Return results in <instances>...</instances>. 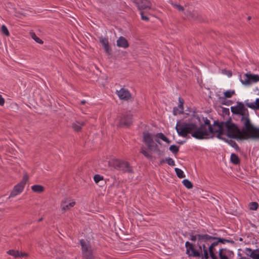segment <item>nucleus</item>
<instances>
[{"mask_svg": "<svg viewBox=\"0 0 259 259\" xmlns=\"http://www.w3.org/2000/svg\"><path fill=\"white\" fill-rule=\"evenodd\" d=\"M228 137L236 140H259V127H255L248 119L240 120L241 128L233 122L231 119L226 121L220 122Z\"/></svg>", "mask_w": 259, "mask_h": 259, "instance_id": "nucleus-1", "label": "nucleus"}, {"mask_svg": "<svg viewBox=\"0 0 259 259\" xmlns=\"http://www.w3.org/2000/svg\"><path fill=\"white\" fill-rule=\"evenodd\" d=\"M192 120L194 122L186 123L178 122L176 126V130L180 136L186 137L188 134L197 139H203L212 133L213 127L210 123V121L207 118L204 120V123L198 126L200 123V118L196 115H193Z\"/></svg>", "mask_w": 259, "mask_h": 259, "instance_id": "nucleus-2", "label": "nucleus"}, {"mask_svg": "<svg viewBox=\"0 0 259 259\" xmlns=\"http://www.w3.org/2000/svg\"><path fill=\"white\" fill-rule=\"evenodd\" d=\"M143 141L145 143L147 148L142 146L140 152L147 159L149 160L153 159L152 153L153 152L157 153L159 156L162 155V152L159 149L157 144L154 142L152 136L149 133H143Z\"/></svg>", "mask_w": 259, "mask_h": 259, "instance_id": "nucleus-3", "label": "nucleus"}, {"mask_svg": "<svg viewBox=\"0 0 259 259\" xmlns=\"http://www.w3.org/2000/svg\"><path fill=\"white\" fill-rule=\"evenodd\" d=\"M231 111L234 114L241 116L240 120L243 119H248L250 122H252L249 118L248 110L244 106L243 103L237 102L236 105L231 107Z\"/></svg>", "mask_w": 259, "mask_h": 259, "instance_id": "nucleus-4", "label": "nucleus"}, {"mask_svg": "<svg viewBox=\"0 0 259 259\" xmlns=\"http://www.w3.org/2000/svg\"><path fill=\"white\" fill-rule=\"evenodd\" d=\"M197 246L199 247V250H196L195 249V245L190 243L188 241H187L185 243V247H186V253L188 254L189 256L193 257H199L200 256V252L202 251H204V250H207L205 247V244L200 242L197 243Z\"/></svg>", "mask_w": 259, "mask_h": 259, "instance_id": "nucleus-5", "label": "nucleus"}, {"mask_svg": "<svg viewBox=\"0 0 259 259\" xmlns=\"http://www.w3.org/2000/svg\"><path fill=\"white\" fill-rule=\"evenodd\" d=\"M28 178L29 177L27 174H26L23 176L21 182L13 188L9 196V198L15 197L22 192L26 182L28 180Z\"/></svg>", "mask_w": 259, "mask_h": 259, "instance_id": "nucleus-6", "label": "nucleus"}, {"mask_svg": "<svg viewBox=\"0 0 259 259\" xmlns=\"http://www.w3.org/2000/svg\"><path fill=\"white\" fill-rule=\"evenodd\" d=\"M80 244L82 248V253L83 259H95L93 254L91 246L88 242L80 240Z\"/></svg>", "mask_w": 259, "mask_h": 259, "instance_id": "nucleus-7", "label": "nucleus"}, {"mask_svg": "<svg viewBox=\"0 0 259 259\" xmlns=\"http://www.w3.org/2000/svg\"><path fill=\"white\" fill-rule=\"evenodd\" d=\"M240 81L244 85H250L253 83H255L259 81V75L257 74L246 73L242 77H241Z\"/></svg>", "mask_w": 259, "mask_h": 259, "instance_id": "nucleus-8", "label": "nucleus"}, {"mask_svg": "<svg viewBox=\"0 0 259 259\" xmlns=\"http://www.w3.org/2000/svg\"><path fill=\"white\" fill-rule=\"evenodd\" d=\"M132 115L130 112L122 114L120 117L118 126L119 127H129L132 123Z\"/></svg>", "mask_w": 259, "mask_h": 259, "instance_id": "nucleus-9", "label": "nucleus"}, {"mask_svg": "<svg viewBox=\"0 0 259 259\" xmlns=\"http://www.w3.org/2000/svg\"><path fill=\"white\" fill-rule=\"evenodd\" d=\"M139 10L150 9L152 4L148 0H133Z\"/></svg>", "mask_w": 259, "mask_h": 259, "instance_id": "nucleus-10", "label": "nucleus"}, {"mask_svg": "<svg viewBox=\"0 0 259 259\" xmlns=\"http://www.w3.org/2000/svg\"><path fill=\"white\" fill-rule=\"evenodd\" d=\"M211 236L207 234H196L195 235H190V240L195 241L197 239L198 242L202 243V241H208L211 240Z\"/></svg>", "mask_w": 259, "mask_h": 259, "instance_id": "nucleus-11", "label": "nucleus"}, {"mask_svg": "<svg viewBox=\"0 0 259 259\" xmlns=\"http://www.w3.org/2000/svg\"><path fill=\"white\" fill-rule=\"evenodd\" d=\"M214 125H215V126L216 125H217L218 127V130H213L212 132L211 133L212 134V133H217V137L218 139L225 140V141L227 142V140L225 138H223L222 137V136L223 135H224V132H225V131L224 130L223 126H222L221 122L218 121H214Z\"/></svg>", "mask_w": 259, "mask_h": 259, "instance_id": "nucleus-12", "label": "nucleus"}, {"mask_svg": "<svg viewBox=\"0 0 259 259\" xmlns=\"http://www.w3.org/2000/svg\"><path fill=\"white\" fill-rule=\"evenodd\" d=\"M117 94L120 99L125 101H127L132 98L130 92L125 89H121L119 91H117Z\"/></svg>", "mask_w": 259, "mask_h": 259, "instance_id": "nucleus-13", "label": "nucleus"}, {"mask_svg": "<svg viewBox=\"0 0 259 259\" xmlns=\"http://www.w3.org/2000/svg\"><path fill=\"white\" fill-rule=\"evenodd\" d=\"M75 204L74 201L70 202L69 198H66L62 200L61 202V209L64 211L69 209L71 207H73Z\"/></svg>", "mask_w": 259, "mask_h": 259, "instance_id": "nucleus-14", "label": "nucleus"}, {"mask_svg": "<svg viewBox=\"0 0 259 259\" xmlns=\"http://www.w3.org/2000/svg\"><path fill=\"white\" fill-rule=\"evenodd\" d=\"M179 104L178 107H175L173 109V113L175 115L180 114L183 113L184 108L183 105L184 101L181 97L179 98Z\"/></svg>", "mask_w": 259, "mask_h": 259, "instance_id": "nucleus-15", "label": "nucleus"}, {"mask_svg": "<svg viewBox=\"0 0 259 259\" xmlns=\"http://www.w3.org/2000/svg\"><path fill=\"white\" fill-rule=\"evenodd\" d=\"M117 46L119 48L126 49L129 47L127 40L123 36H120L116 41Z\"/></svg>", "mask_w": 259, "mask_h": 259, "instance_id": "nucleus-16", "label": "nucleus"}, {"mask_svg": "<svg viewBox=\"0 0 259 259\" xmlns=\"http://www.w3.org/2000/svg\"><path fill=\"white\" fill-rule=\"evenodd\" d=\"M123 161L118 159H112L108 162L109 165L116 169H119Z\"/></svg>", "mask_w": 259, "mask_h": 259, "instance_id": "nucleus-17", "label": "nucleus"}, {"mask_svg": "<svg viewBox=\"0 0 259 259\" xmlns=\"http://www.w3.org/2000/svg\"><path fill=\"white\" fill-rule=\"evenodd\" d=\"M244 252L246 255L251 257L252 259H259V254H255V250H252L250 248H246Z\"/></svg>", "mask_w": 259, "mask_h": 259, "instance_id": "nucleus-18", "label": "nucleus"}, {"mask_svg": "<svg viewBox=\"0 0 259 259\" xmlns=\"http://www.w3.org/2000/svg\"><path fill=\"white\" fill-rule=\"evenodd\" d=\"M84 124V122H79L78 121H75L72 123V127L74 131L78 132L81 130L82 126H83Z\"/></svg>", "mask_w": 259, "mask_h": 259, "instance_id": "nucleus-19", "label": "nucleus"}, {"mask_svg": "<svg viewBox=\"0 0 259 259\" xmlns=\"http://www.w3.org/2000/svg\"><path fill=\"white\" fill-rule=\"evenodd\" d=\"M245 105L249 108L253 110H259V98L256 99L255 102L249 103L245 101Z\"/></svg>", "mask_w": 259, "mask_h": 259, "instance_id": "nucleus-20", "label": "nucleus"}, {"mask_svg": "<svg viewBox=\"0 0 259 259\" xmlns=\"http://www.w3.org/2000/svg\"><path fill=\"white\" fill-rule=\"evenodd\" d=\"M119 170H122L124 172H128L129 173H132V168L130 166L129 164L127 162L123 161L121 166V168Z\"/></svg>", "mask_w": 259, "mask_h": 259, "instance_id": "nucleus-21", "label": "nucleus"}, {"mask_svg": "<svg viewBox=\"0 0 259 259\" xmlns=\"http://www.w3.org/2000/svg\"><path fill=\"white\" fill-rule=\"evenodd\" d=\"M31 189L34 192L41 193L44 191V187L41 185H35L31 187Z\"/></svg>", "mask_w": 259, "mask_h": 259, "instance_id": "nucleus-22", "label": "nucleus"}, {"mask_svg": "<svg viewBox=\"0 0 259 259\" xmlns=\"http://www.w3.org/2000/svg\"><path fill=\"white\" fill-rule=\"evenodd\" d=\"M211 238H211V240H219V243H222L223 244H224L226 242L230 243L231 244L234 243V241L233 240H228V239H224V238H218V237H212V236H211Z\"/></svg>", "mask_w": 259, "mask_h": 259, "instance_id": "nucleus-23", "label": "nucleus"}, {"mask_svg": "<svg viewBox=\"0 0 259 259\" xmlns=\"http://www.w3.org/2000/svg\"><path fill=\"white\" fill-rule=\"evenodd\" d=\"M184 14L187 17L193 19H196L198 17V14L194 12L187 11L186 12H184Z\"/></svg>", "mask_w": 259, "mask_h": 259, "instance_id": "nucleus-24", "label": "nucleus"}, {"mask_svg": "<svg viewBox=\"0 0 259 259\" xmlns=\"http://www.w3.org/2000/svg\"><path fill=\"white\" fill-rule=\"evenodd\" d=\"M231 161L234 164H238L240 163V159L238 156L235 153H232L231 155Z\"/></svg>", "mask_w": 259, "mask_h": 259, "instance_id": "nucleus-25", "label": "nucleus"}, {"mask_svg": "<svg viewBox=\"0 0 259 259\" xmlns=\"http://www.w3.org/2000/svg\"><path fill=\"white\" fill-rule=\"evenodd\" d=\"M30 35L31 37V38L34 39L36 42L39 44H42L43 41L40 39L39 37H38L34 32H30Z\"/></svg>", "mask_w": 259, "mask_h": 259, "instance_id": "nucleus-26", "label": "nucleus"}, {"mask_svg": "<svg viewBox=\"0 0 259 259\" xmlns=\"http://www.w3.org/2000/svg\"><path fill=\"white\" fill-rule=\"evenodd\" d=\"M235 92L234 90H228L224 92V95L225 98H230L235 95Z\"/></svg>", "mask_w": 259, "mask_h": 259, "instance_id": "nucleus-27", "label": "nucleus"}, {"mask_svg": "<svg viewBox=\"0 0 259 259\" xmlns=\"http://www.w3.org/2000/svg\"><path fill=\"white\" fill-rule=\"evenodd\" d=\"M183 185L187 188V189H191L193 188L192 183L188 180L185 179L182 181Z\"/></svg>", "mask_w": 259, "mask_h": 259, "instance_id": "nucleus-28", "label": "nucleus"}, {"mask_svg": "<svg viewBox=\"0 0 259 259\" xmlns=\"http://www.w3.org/2000/svg\"><path fill=\"white\" fill-rule=\"evenodd\" d=\"M175 170L176 172L177 176L179 178H183L185 177V175L181 169L179 168H175Z\"/></svg>", "mask_w": 259, "mask_h": 259, "instance_id": "nucleus-29", "label": "nucleus"}, {"mask_svg": "<svg viewBox=\"0 0 259 259\" xmlns=\"http://www.w3.org/2000/svg\"><path fill=\"white\" fill-rule=\"evenodd\" d=\"M7 253L9 255L14 256L15 257H19V251L15 250H9L7 251Z\"/></svg>", "mask_w": 259, "mask_h": 259, "instance_id": "nucleus-30", "label": "nucleus"}, {"mask_svg": "<svg viewBox=\"0 0 259 259\" xmlns=\"http://www.w3.org/2000/svg\"><path fill=\"white\" fill-rule=\"evenodd\" d=\"M99 41L101 43L103 47L109 45L108 39L107 38L100 37Z\"/></svg>", "mask_w": 259, "mask_h": 259, "instance_id": "nucleus-31", "label": "nucleus"}, {"mask_svg": "<svg viewBox=\"0 0 259 259\" xmlns=\"http://www.w3.org/2000/svg\"><path fill=\"white\" fill-rule=\"evenodd\" d=\"M1 31L4 34L6 35L7 36H9L10 35L9 31L7 27L5 25H3L2 26Z\"/></svg>", "mask_w": 259, "mask_h": 259, "instance_id": "nucleus-32", "label": "nucleus"}, {"mask_svg": "<svg viewBox=\"0 0 259 259\" xmlns=\"http://www.w3.org/2000/svg\"><path fill=\"white\" fill-rule=\"evenodd\" d=\"M171 5L174 7L175 8H176L178 11L180 12H184V8L181 6V5L177 4L175 3H174L172 2L171 3Z\"/></svg>", "mask_w": 259, "mask_h": 259, "instance_id": "nucleus-33", "label": "nucleus"}, {"mask_svg": "<svg viewBox=\"0 0 259 259\" xmlns=\"http://www.w3.org/2000/svg\"><path fill=\"white\" fill-rule=\"evenodd\" d=\"M169 149L173 153L177 154L179 151V147L175 145H172L169 147Z\"/></svg>", "mask_w": 259, "mask_h": 259, "instance_id": "nucleus-34", "label": "nucleus"}, {"mask_svg": "<svg viewBox=\"0 0 259 259\" xmlns=\"http://www.w3.org/2000/svg\"><path fill=\"white\" fill-rule=\"evenodd\" d=\"M224 250H225V249H224V248H221L219 250V257H220V259H229V258L228 257V256L226 255L223 254V252Z\"/></svg>", "mask_w": 259, "mask_h": 259, "instance_id": "nucleus-35", "label": "nucleus"}, {"mask_svg": "<svg viewBox=\"0 0 259 259\" xmlns=\"http://www.w3.org/2000/svg\"><path fill=\"white\" fill-rule=\"evenodd\" d=\"M258 203L255 202H253L250 203L249 207L251 210H255L257 209Z\"/></svg>", "mask_w": 259, "mask_h": 259, "instance_id": "nucleus-36", "label": "nucleus"}, {"mask_svg": "<svg viewBox=\"0 0 259 259\" xmlns=\"http://www.w3.org/2000/svg\"><path fill=\"white\" fill-rule=\"evenodd\" d=\"M94 179L95 182L98 183L99 181L103 180V177L99 175H96L94 177Z\"/></svg>", "mask_w": 259, "mask_h": 259, "instance_id": "nucleus-37", "label": "nucleus"}, {"mask_svg": "<svg viewBox=\"0 0 259 259\" xmlns=\"http://www.w3.org/2000/svg\"><path fill=\"white\" fill-rule=\"evenodd\" d=\"M103 47H104L105 52H106V54H107L108 55H110L111 54L112 50H111L109 45H108L106 46H104Z\"/></svg>", "mask_w": 259, "mask_h": 259, "instance_id": "nucleus-38", "label": "nucleus"}, {"mask_svg": "<svg viewBox=\"0 0 259 259\" xmlns=\"http://www.w3.org/2000/svg\"><path fill=\"white\" fill-rule=\"evenodd\" d=\"M208 249L210 257L215 256V255L214 253V247L212 245H210Z\"/></svg>", "mask_w": 259, "mask_h": 259, "instance_id": "nucleus-39", "label": "nucleus"}, {"mask_svg": "<svg viewBox=\"0 0 259 259\" xmlns=\"http://www.w3.org/2000/svg\"><path fill=\"white\" fill-rule=\"evenodd\" d=\"M165 161L167 162V164L170 166H174L175 165L174 160L171 158H166Z\"/></svg>", "mask_w": 259, "mask_h": 259, "instance_id": "nucleus-40", "label": "nucleus"}, {"mask_svg": "<svg viewBox=\"0 0 259 259\" xmlns=\"http://www.w3.org/2000/svg\"><path fill=\"white\" fill-rule=\"evenodd\" d=\"M156 136L158 138H159L163 141L165 140V139L166 138V137L164 136V135L161 133L157 134Z\"/></svg>", "mask_w": 259, "mask_h": 259, "instance_id": "nucleus-41", "label": "nucleus"}, {"mask_svg": "<svg viewBox=\"0 0 259 259\" xmlns=\"http://www.w3.org/2000/svg\"><path fill=\"white\" fill-rule=\"evenodd\" d=\"M140 14L141 15V18H142V19L143 20L146 21L149 20V18L148 17L145 16L144 15V12H143L141 11L140 12Z\"/></svg>", "mask_w": 259, "mask_h": 259, "instance_id": "nucleus-42", "label": "nucleus"}, {"mask_svg": "<svg viewBox=\"0 0 259 259\" xmlns=\"http://www.w3.org/2000/svg\"><path fill=\"white\" fill-rule=\"evenodd\" d=\"M57 256L58 259H66V258L63 255H62V253L60 252H58V254H57Z\"/></svg>", "mask_w": 259, "mask_h": 259, "instance_id": "nucleus-43", "label": "nucleus"}, {"mask_svg": "<svg viewBox=\"0 0 259 259\" xmlns=\"http://www.w3.org/2000/svg\"><path fill=\"white\" fill-rule=\"evenodd\" d=\"M204 253V258L205 259H208L209 258L208 253L207 250H204L203 251Z\"/></svg>", "mask_w": 259, "mask_h": 259, "instance_id": "nucleus-44", "label": "nucleus"}, {"mask_svg": "<svg viewBox=\"0 0 259 259\" xmlns=\"http://www.w3.org/2000/svg\"><path fill=\"white\" fill-rule=\"evenodd\" d=\"M28 255L27 253L19 251V257L27 256Z\"/></svg>", "mask_w": 259, "mask_h": 259, "instance_id": "nucleus-45", "label": "nucleus"}, {"mask_svg": "<svg viewBox=\"0 0 259 259\" xmlns=\"http://www.w3.org/2000/svg\"><path fill=\"white\" fill-rule=\"evenodd\" d=\"M5 103V100L2 96L0 95V105L3 106Z\"/></svg>", "mask_w": 259, "mask_h": 259, "instance_id": "nucleus-46", "label": "nucleus"}, {"mask_svg": "<svg viewBox=\"0 0 259 259\" xmlns=\"http://www.w3.org/2000/svg\"><path fill=\"white\" fill-rule=\"evenodd\" d=\"M231 142H232L231 145L232 146V147H233L236 149H239L238 146L235 142L231 141Z\"/></svg>", "mask_w": 259, "mask_h": 259, "instance_id": "nucleus-47", "label": "nucleus"}, {"mask_svg": "<svg viewBox=\"0 0 259 259\" xmlns=\"http://www.w3.org/2000/svg\"><path fill=\"white\" fill-rule=\"evenodd\" d=\"M217 240V241H214L211 244V245H212V246H213L214 247H215L216 246H217L218 245V244L219 243V240Z\"/></svg>", "mask_w": 259, "mask_h": 259, "instance_id": "nucleus-48", "label": "nucleus"}, {"mask_svg": "<svg viewBox=\"0 0 259 259\" xmlns=\"http://www.w3.org/2000/svg\"><path fill=\"white\" fill-rule=\"evenodd\" d=\"M224 71H225L227 72V74L228 76H232V72L231 71H227L226 70H223Z\"/></svg>", "mask_w": 259, "mask_h": 259, "instance_id": "nucleus-49", "label": "nucleus"}, {"mask_svg": "<svg viewBox=\"0 0 259 259\" xmlns=\"http://www.w3.org/2000/svg\"><path fill=\"white\" fill-rule=\"evenodd\" d=\"M163 141L165 142L166 143H167L168 144H169L170 142V141L169 140V139L167 137H166V138L165 139V140H164Z\"/></svg>", "mask_w": 259, "mask_h": 259, "instance_id": "nucleus-50", "label": "nucleus"}, {"mask_svg": "<svg viewBox=\"0 0 259 259\" xmlns=\"http://www.w3.org/2000/svg\"><path fill=\"white\" fill-rule=\"evenodd\" d=\"M211 240H210V241H202V244L204 243V244H208V243L209 242H210Z\"/></svg>", "mask_w": 259, "mask_h": 259, "instance_id": "nucleus-51", "label": "nucleus"}, {"mask_svg": "<svg viewBox=\"0 0 259 259\" xmlns=\"http://www.w3.org/2000/svg\"><path fill=\"white\" fill-rule=\"evenodd\" d=\"M165 161H166L165 160H164V159L161 160L160 161V165L162 164L164 162H165Z\"/></svg>", "mask_w": 259, "mask_h": 259, "instance_id": "nucleus-52", "label": "nucleus"}, {"mask_svg": "<svg viewBox=\"0 0 259 259\" xmlns=\"http://www.w3.org/2000/svg\"><path fill=\"white\" fill-rule=\"evenodd\" d=\"M255 254H259V248L255 250Z\"/></svg>", "mask_w": 259, "mask_h": 259, "instance_id": "nucleus-53", "label": "nucleus"}, {"mask_svg": "<svg viewBox=\"0 0 259 259\" xmlns=\"http://www.w3.org/2000/svg\"><path fill=\"white\" fill-rule=\"evenodd\" d=\"M213 125H214V127L213 128V130H218V126H217V125H216V126H215V125H214V123L213 124Z\"/></svg>", "mask_w": 259, "mask_h": 259, "instance_id": "nucleus-54", "label": "nucleus"}, {"mask_svg": "<svg viewBox=\"0 0 259 259\" xmlns=\"http://www.w3.org/2000/svg\"><path fill=\"white\" fill-rule=\"evenodd\" d=\"M86 103V101L85 100H82L81 101V104H84Z\"/></svg>", "mask_w": 259, "mask_h": 259, "instance_id": "nucleus-55", "label": "nucleus"}, {"mask_svg": "<svg viewBox=\"0 0 259 259\" xmlns=\"http://www.w3.org/2000/svg\"><path fill=\"white\" fill-rule=\"evenodd\" d=\"M212 259H218L216 255L211 257Z\"/></svg>", "mask_w": 259, "mask_h": 259, "instance_id": "nucleus-56", "label": "nucleus"}, {"mask_svg": "<svg viewBox=\"0 0 259 259\" xmlns=\"http://www.w3.org/2000/svg\"><path fill=\"white\" fill-rule=\"evenodd\" d=\"M42 219H43V218H40V219H38V222H40V221H41L42 220Z\"/></svg>", "mask_w": 259, "mask_h": 259, "instance_id": "nucleus-57", "label": "nucleus"}, {"mask_svg": "<svg viewBox=\"0 0 259 259\" xmlns=\"http://www.w3.org/2000/svg\"><path fill=\"white\" fill-rule=\"evenodd\" d=\"M247 19L248 20H250L251 19V17L250 16L248 17Z\"/></svg>", "mask_w": 259, "mask_h": 259, "instance_id": "nucleus-58", "label": "nucleus"}, {"mask_svg": "<svg viewBox=\"0 0 259 259\" xmlns=\"http://www.w3.org/2000/svg\"><path fill=\"white\" fill-rule=\"evenodd\" d=\"M242 239L241 238H240V241H242Z\"/></svg>", "mask_w": 259, "mask_h": 259, "instance_id": "nucleus-59", "label": "nucleus"}]
</instances>
